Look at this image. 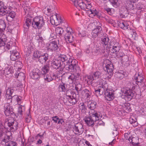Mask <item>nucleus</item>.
Here are the masks:
<instances>
[{
  "label": "nucleus",
  "instance_id": "cd10ccee",
  "mask_svg": "<svg viewBox=\"0 0 146 146\" xmlns=\"http://www.w3.org/2000/svg\"><path fill=\"white\" fill-rule=\"evenodd\" d=\"M60 92H65L67 90V86L65 83L62 82L60 83L58 87Z\"/></svg>",
  "mask_w": 146,
  "mask_h": 146
},
{
  "label": "nucleus",
  "instance_id": "a19ab883",
  "mask_svg": "<svg viewBox=\"0 0 146 146\" xmlns=\"http://www.w3.org/2000/svg\"><path fill=\"white\" fill-rule=\"evenodd\" d=\"M58 58L59 60H61L62 62L67 61L68 59V57L64 54H60Z\"/></svg>",
  "mask_w": 146,
  "mask_h": 146
},
{
  "label": "nucleus",
  "instance_id": "6e6552de",
  "mask_svg": "<svg viewBox=\"0 0 146 146\" xmlns=\"http://www.w3.org/2000/svg\"><path fill=\"white\" fill-rule=\"evenodd\" d=\"M5 123H7L12 131L14 132L17 130L19 127L18 123L14 120L13 118H10L7 119Z\"/></svg>",
  "mask_w": 146,
  "mask_h": 146
},
{
  "label": "nucleus",
  "instance_id": "f257e3e1",
  "mask_svg": "<svg viewBox=\"0 0 146 146\" xmlns=\"http://www.w3.org/2000/svg\"><path fill=\"white\" fill-rule=\"evenodd\" d=\"M25 23L24 24L25 28L28 29L32 24V27L35 29H40L44 24V22L42 17H35L33 19L30 16L25 18Z\"/></svg>",
  "mask_w": 146,
  "mask_h": 146
},
{
  "label": "nucleus",
  "instance_id": "c756f323",
  "mask_svg": "<svg viewBox=\"0 0 146 146\" xmlns=\"http://www.w3.org/2000/svg\"><path fill=\"white\" fill-rule=\"evenodd\" d=\"M77 5H74L76 7H79L82 9L83 10L86 9V3L84 2L82 0H79L77 2Z\"/></svg>",
  "mask_w": 146,
  "mask_h": 146
},
{
  "label": "nucleus",
  "instance_id": "774afa93",
  "mask_svg": "<svg viewBox=\"0 0 146 146\" xmlns=\"http://www.w3.org/2000/svg\"><path fill=\"white\" fill-rule=\"evenodd\" d=\"M117 56L119 57H122L123 56H124V54L123 52H119V54H118V53L117 54H115Z\"/></svg>",
  "mask_w": 146,
  "mask_h": 146
},
{
  "label": "nucleus",
  "instance_id": "8fccbe9b",
  "mask_svg": "<svg viewBox=\"0 0 146 146\" xmlns=\"http://www.w3.org/2000/svg\"><path fill=\"white\" fill-rule=\"evenodd\" d=\"M25 107L24 106L20 105L18 108V113L19 114L22 115L23 114V110H25Z\"/></svg>",
  "mask_w": 146,
  "mask_h": 146
},
{
  "label": "nucleus",
  "instance_id": "39448f33",
  "mask_svg": "<svg viewBox=\"0 0 146 146\" xmlns=\"http://www.w3.org/2000/svg\"><path fill=\"white\" fill-rule=\"evenodd\" d=\"M14 92V90L11 88H8L7 89L5 95L6 98L8 100L16 98V101L19 105H20L21 103V96H18L17 95H13Z\"/></svg>",
  "mask_w": 146,
  "mask_h": 146
},
{
  "label": "nucleus",
  "instance_id": "c85d7f7f",
  "mask_svg": "<svg viewBox=\"0 0 146 146\" xmlns=\"http://www.w3.org/2000/svg\"><path fill=\"white\" fill-rule=\"evenodd\" d=\"M118 25L119 27L124 30L127 29L129 26V25L126 22L123 21H120Z\"/></svg>",
  "mask_w": 146,
  "mask_h": 146
},
{
  "label": "nucleus",
  "instance_id": "72a5a7b5",
  "mask_svg": "<svg viewBox=\"0 0 146 146\" xmlns=\"http://www.w3.org/2000/svg\"><path fill=\"white\" fill-rule=\"evenodd\" d=\"M125 72L123 70H120L115 73L116 77L121 80L125 76Z\"/></svg>",
  "mask_w": 146,
  "mask_h": 146
},
{
  "label": "nucleus",
  "instance_id": "338daca9",
  "mask_svg": "<svg viewBox=\"0 0 146 146\" xmlns=\"http://www.w3.org/2000/svg\"><path fill=\"white\" fill-rule=\"evenodd\" d=\"M58 119L59 118L57 116H55L52 117V120H53L55 123H56L58 122Z\"/></svg>",
  "mask_w": 146,
  "mask_h": 146
},
{
  "label": "nucleus",
  "instance_id": "69168bd1",
  "mask_svg": "<svg viewBox=\"0 0 146 146\" xmlns=\"http://www.w3.org/2000/svg\"><path fill=\"white\" fill-rule=\"evenodd\" d=\"M78 35L80 36L84 37L86 35V33L85 31H83L81 32H79Z\"/></svg>",
  "mask_w": 146,
  "mask_h": 146
},
{
  "label": "nucleus",
  "instance_id": "58836bf2",
  "mask_svg": "<svg viewBox=\"0 0 146 146\" xmlns=\"http://www.w3.org/2000/svg\"><path fill=\"white\" fill-rule=\"evenodd\" d=\"M79 107L82 112L84 113L86 112L87 108L84 103H80V104Z\"/></svg>",
  "mask_w": 146,
  "mask_h": 146
},
{
  "label": "nucleus",
  "instance_id": "49530a36",
  "mask_svg": "<svg viewBox=\"0 0 146 146\" xmlns=\"http://www.w3.org/2000/svg\"><path fill=\"white\" fill-rule=\"evenodd\" d=\"M104 18L106 21L108 23L111 24H113L114 23V21L110 17L106 16L104 17Z\"/></svg>",
  "mask_w": 146,
  "mask_h": 146
},
{
  "label": "nucleus",
  "instance_id": "ddd939ff",
  "mask_svg": "<svg viewBox=\"0 0 146 146\" xmlns=\"http://www.w3.org/2000/svg\"><path fill=\"white\" fill-rule=\"evenodd\" d=\"M59 77L57 74L56 75L54 73L50 72L49 73L45 74L44 76V78L45 82H48L52 81L53 80H56Z\"/></svg>",
  "mask_w": 146,
  "mask_h": 146
},
{
  "label": "nucleus",
  "instance_id": "e2e57ef3",
  "mask_svg": "<svg viewBox=\"0 0 146 146\" xmlns=\"http://www.w3.org/2000/svg\"><path fill=\"white\" fill-rule=\"evenodd\" d=\"M75 77L74 74H71L70 75L68 78V79L69 80H70L72 82L75 81Z\"/></svg>",
  "mask_w": 146,
  "mask_h": 146
},
{
  "label": "nucleus",
  "instance_id": "4468645a",
  "mask_svg": "<svg viewBox=\"0 0 146 146\" xmlns=\"http://www.w3.org/2000/svg\"><path fill=\"white\" fill-rule=\"evenodd\" d=\"M1 35L2 34H1L0 35V49L2 47H3L5 50H8L10 49V42L7 43L5 45V37H5V35L2 34V36H1Z\"/></svg>",
  "mask_w": 146,
  "mask_h": 146
},
{
  "label": "nucleus",
  "instance_id": "5701e85b",
  "mask_svg": "<svg viewBox=\"0 0 146 146\" xmlns=\"http://www.w3.org/2000/svg\"><path fill=\"white\" fill-rule=\"evenodd\" d=\"M105 68H106L105 69V70L107 71L108 74L110 76H111L112 75V72L113 66V64H111L110 62H109L108 64H107L106 65ZM104 69H105L104 68Z\"/></svg>",
  "mask_w": 146,
  "mask_h": 146
},
{
  "label": "nucleus",
  "instance_id": "c03bdc74",
  "mask_svg": "<svg viewBox=\"0 0 146 146\" xmlns=\"http://www.w3.org/2000/svg\"><path fill=\"white\" fill-rule=\"evenodd\" d=\"M55 31L56 34L59 35L60 36L61 35L63 32V30L61 27H57Z\"/></svg>",
  "mask_w": 146,
  "mask_h": 146
},
{
  "label": "nucleus",
  "instance_id": "5fc2aeb1",
  "mask_svg": "<svg viewBox=\"0 0 146 146\" xmlns=\"http://www.w3.org/2000/svg\"><path fill=\"white\" fill-rule=\"evenodd\" d=\"M101 75V73L99 71H96L93 75L95 79L98 78Z\"/></svg>",
  "mask_w": 146,
  "mask_h": 146
},
{
  "label": "nucleus",
  "instance_id": "4c0bfd02",
  "mask_svg": "<svg viewBox=\"0 0 146 146\" xmlns=\"http://www.w3.org/2000/svg\"><path fill=\"white\" fill-rule=\"evenodd\" d=\"M3 73L5 75H8L11 74L13 72V69L12 68H6L3 71Z\"/></svg>",
  "mask_w": 146,
  "mask_h": 146
},
{
  "label": "nucleus",
  "instance_id": "13d9d810",
  "mask_svg": "<svg viewBox=\"0 0 146 146\" xmlns=\"http://www.w3.org/2000/svg\"><path fill=\"white\" fill-rule=\"evenodd\" d=\"M87 78L88 79V81H91L92 82V81L95 80V78L94 77V76L93 75H89L87 76ZM88 81H87L88 82Z\"/></svg>",
  "mask_w": 146,
  "mask_h": 146
},
{
  "label": "nucleus",
  "instance_id": "c9c22d12",
  "mask_svg": "<svg viewBox=\"0 0 146 146\" xmlns=\"http://www.w3.org/2000/svg\"><path fill=\"white\" fill-rule=\"evenodd\" d=\"M6 25L5 22L3 20L0 19V34H2L6 28Z\"/></svg>",
  "mask_w": 146,
  "mask_h": 146
},
{
  "label": "nucleus",
  "instance_id": "4be33fe9",
  "mask_svg": "<svg viewBox=\"0 0 146 146\" xmlns=\"http://www.w3.org/2000/svg\"><path fill=\"white\" fill-rule=\"evenodd\" d=\"M87 104L88 108L90 110L89 111H94L96 108V103L94 101L91 100L87 102Z\"/></svg>",
  "mask_w": 146,
  "mask_h": 146
},
{
  "label": "nucleus",
  "instance_id": "b1692460",
  "mask_svg": "<svg viewBox=\"0 0 146 146\" xmlns=\"http://www.w3.org/2000/svg\"><path fill=\"white\" fill-rule=\"evenodd\" d=\"M133 81H135L137 85H138V84L143 82V78L142 75L136 74L133 78Z\"/></svg>",
  "mask_w": 146,
  "mask_h": 146
},
{
  "label": "nucleus",
  "instance_id": "2eb2a0df",
  "mask_svg": "<svg viewBox=\"0 0 146 146\" xmlns=\"http://www.w3.org/2000/svg\"><path fill=\"white\" fill-rule=\"evenodd\" d=\"M89 115L96 122L100 119L102 117V115L99 112L96 110L88 112Z\"/></svg>",
  "mask_w": 146,
  "mask_h": 146
},
{
  "label": "nucleus",
  "instance_id": "f03ea898",
  "mask_svg": "<svg viewBox=\"0 0 146 146\" xmlns=\"http://www.w3.org/2000/svg\"><path fill=\"white\" fill-rule=\"evenodd\" d=\"M101 85L97 90H95L96 94L102 95L104 92L105 99L108 101H110L114 98V94L111 91L108 89V85L105 81L103 80L99 84Z\"/></svg>",
  "mask_w": 146,
  "mask_h": 146
},
{
  "label": "nucleus",
  "instance_id": "ea45409f",
  "mask_svg": "<svg viewBox=\"0 0 146 146\" xmlns=\"http://www.w3.org/2000/svg\"><path fill=\"white\" fill-rule=\"evenodd\" d=\"M137 140V139L136 138L132 137L131 139H129V142L134 145H138Z\"/></svg>",
  "mask_w": 146,
  "mask_h": 146
},
{
  "label": "nucleus",
  "instance_id": "bf43d9fd",
  "mask_svg": "<svg viewBox=\"0 0 146 146\" xmlns=\"http://www.w3.org/2000/svg\"><path fill=\"white\" fill-rule=\"evenodd\" d=\"M82 88V85L79 84L76 85L75 89L77 91V92H78V91L81 89Z\"/></svg>",
  "mask_w": 146,
  "mask_h": 146
},
{
  "label": "nucleus",
  "instance_id": "79ce46f5",
  "mask_svg": "<svg viewBox=\"0 0 146 146\" xmlns=\"http://www.w3.org/2000/svg\"><path fill=\"white\" fill-rule=\"evenodd\" d=\"M130 122L134 127L136 126L137 125V119L134 117H131L129 121Z\"/></svg>",
  "mask_w": 146,
  "mask_h": 146
},
{
  "label": "nucleus",
  "instance_id": "f704fd0d",
  "mask_svg": "<svg viewBox=\"0 0 146 146\" xmlns=\"http://www.w3.org/2000/svg\"><path fill=\"white\" fill-rule=\"evenodd\" d=\"M83 94L87 99L90 98L91 97L92 92L87 89H85L83 91Z\"/></svg>",
  "mask_w": 146,
  "mask_h": 146
},
{
  "label": "nucleus",
  "instance_id": "09e8293b",
  "mask_svg": "<svg viewBox=\"0 0 146 146\" xmlns=\"http://www.w3.org/2000/svg\"><path fill=\"white\" fill-rule=\"evenodd\" d=\"M66 91V96L68 97V100L70 98L71 99V97L72 96L73 92L70 90H68V89Z\"/></svg>",
  "mask_w": 146,
  "mask_h": 146
},
{
  "label": "nucleus",
  "instance_id": "9b49d317",
  "mask_svg": "<svg viewBox=\"0 0 146 146\" xmlns=\"http://www.w3.org/2000/svg\"><path fill=\"white\" fill-rule=\"evenodd\" d=\"M102 29L100 26H97L93 29L92 32V37L95 38L97 37H101L102 35Z\"/></svg>",
  "mask_w": 146,
  "mask_h": 146
},
{
  "label": "nucleus",
  "instance_id": "7c9ffc66",
  "mask_svg": "<svg viewBox=\"0 0 146 146\" xmlns=\"http://www.w3.org/2000/svg\"><path fill=\"white\" fill-rule=\"evenodd\" d=\"M11 55L10 56L11 60L12 61H15L17 60L19 58V53L18 52H15V53H10Z\"/></svg>",
  "mask_w": 146,
  "mask_h": 146
},
{
  "label": "nucleus",
  "instance_id": "a211bd4d",
  "mask_svg": "<svg viewBox=\"0 0 146 146\" xmlns=\"http://www.w3.org/2000/svg\"><path fill=\"white\" fill-rule=\"evenodd\" d=\"M47 49L51 51L56 50L58 48V45L57 42L55 40L52 41L48 44L47 46Z\"/></svg>",
  "mask_w": 146,
  "mask_h": 146
},
{
  "label": "nucleus",
  "instance_id": "de8ad7c7",
  "mask_svg": "<svg viewBox=\"0 0 146 146\" xmlns=\"http://www.w3.org/2000/svg\"><path fill=\"white\" fill-rule=\"evenodd\" d=\"M17 72L18 76L17 78L21 80H24L25 77V74L22 72L19 73L18 72Z\"/></svg>",
  "mask_w": 146,
  "mask_h": 146
},
{
  "label": "nucleus",
  "instance_id": "6ab92c4d",
  "mask_svg": "<svg viewBox=\"0 0 146 146\" xmlns=\"http://www.w3.org/2000/svg\"><path fill=\"white\" fill-rule=\"evenodd\" d=\"M79 97L78 92L76 93L74 92L72 94L71 99H68L69 102L73 105L76 104L78 101Z\"/></svg>",
  "mask_w": 146,
  "mask_h": 146
},
{
  "label": "nucleus",
  "instance_id": "a18cd8bd",
  "mask_svg": "<svg viewBox=\"0 0 146 146\" xmlns=\"http://www.w3.org/2000/svg\"><path fill=\"white\" fill-rule=\"evenodd\" d=\"M86 9H84V10L87 11L88 12H89L90 11H91V10L92 9V6L91 5V3H87L86 5Z\"/></svg>",
  "mask_w": 146,
  "mask_h": 146
},
{
  "label": "nucleus",
  "instance_id": "7ed1b4c3",
  "mask_svg": "<svg viewBox=\"0 0 146 146\" xmlns=\"http://www.w3.org/2000/svg\"><path fill=\"white\" fill-rule=\"evenodd\" d=\"M68 61V64L65 65L64 68L66 70L74 73L80 71V68L78 66L77 60L71 59Z\"/></svg>",
  "mask_w": 146,
  "mask_h": 146
},
{
  "label": "nucleus",
  "instance_id": "dca6fc26",
  "mask_svg": "<svg viewBox=\"0 0 146 146\" xmlns=\"http://www.w3.org/2000/svg\"><path fill=\"white\" fill-rule=\"evenodd\" d=\"M9 7H7L4 5V3L0 1V16H3L6 15Z\"/></svg>",
  "mask_w": 146,
  "mask_h": 146
},
{
  "label": "nucleus",
  "instance_id": "aec40b11",
  "mask_svg": "<svg viewBox=\"0 0 146 146\" xmlns=\"http://www.w3.org/2000/svg\"><path fill=\"white\" fill-rule=\"evenodd\" d=\"M11 8H12V7H9L8 9V12H7L6 15V19L8 21L10 20V18L12 20H13L16 16L15 12L11 11Z\"/></svg>",
  "mask_w": 146,
  "mask_h": 146
},
{
  "label": "nucleus",
  "instance_id": "1a4fd4ad",
  "mask_svg": "<svg viewBox=\"0 0 146 146\" xmlns=\"http://www.w3.org/2000/svg\"><path fill=\"white\" fill-rule=\"evenodd\" d=\"M84 130L83 126L81 123L74 125L72 127V131L74 133L78 135L82 134Z\"/></svg>",
  "mask_w": 146,
  "mask_h": 146
},
{
  "label": "nucleus",
  "instance_id": "0e129e2a",
  "mask_svg": "<svg viewBox=\"0 0 146 146\" xmlns=\"http://www.w3.org/2000/svg\"><path fill=\"white\" fill-rule=\"evenodd\" d=\"M11 48V50L10 51V53H15V52H17L16 50L17 47L15 46H10V48Z\"/></svg>",
  "mask_w": 146,
  "mask_h": 146
},
{
  "label": "nucleus",
  "instance_id": "4d7b16f0",
  "mask_svg": "<svg viewBox=\"0 0 146 146\" xmlns=\"http://www.w3.org/2000/svg\"><path fill=\"white\" fill-rule=\"evenodd\" d=\"M56 23H57V21H58V23H61L62 22V18L59 15H56Z\"/></svg>",
  "mask_w": 146,
  "mask_h": 146
},
{
  "label": "nucleus",
  "instance_id": "f3484780",
  "mask_svg": "<svg viewBox=\"0 0 146 146\" xmlns=\"http://www.w3.org/2000/svg\"><path fill=\"white\" fill-rule=\"evenodd\" d=\"M41 72L40 70L38 69H33L31 72L30 75L31 78L35 80L39 79L40 77Z\"/></svg>",
  "mask_w": 146,
  "mask_h": 146
},
{
  "label": "nucleus",
  "instance_id": "412c9836",
  "mask_svg": "<svg viewBox=\"0 0 146 146\" xmlns=\"http://www.w3.org/2000/svg\"><path fill=\"white\" fill-rule=\"evenodd\" d=\"M9 139L10 137L6 135L2 140V141L6 143L5 144V146H17V143L15 141H9Z\"/></svg>",
  "mask_w": 146,
  "mask_h": 146
},
{
  "label": "nucleus",
  "instance_id": "473e14b6",
  "mask_svg": "<svg viewBox=\"0 0 146 146\" xmlns=\"http://www.w3.org/2000/svg\"><path fill=\"white\" fill-rule=\"evenodd\" d=\"M128 3L126 5V8L127 11L130 12V11H132L134 9V7L133 6L134 3L127 1Z\"/></svg>",
  "mask_w": 146,
  "mask_h": 146
},
{
  "label": "nucleus",
  "instance_id": "6e6d98bb",
  "mask_svg": "<svg viewBox=\"0 0 146 146\" xmlns=\"http://www.w3.org/2000/svg\"><path fill=\"white\" fill-rule=\"evenodd\" d=\"M100 48L99 47H97V46H94L92 49V52H93L95 53L96 54H97L100 52Z\"/></svg>",
  "mask_w": 146,
  "mask_h": 146
},
{
  "label": "nucleus",
  "instance_id": "20e7f679",
  "mask_svg": "<svg viewBox=\"0 0 146 146\" xmlns=\"http://www.w3.org/2000/svg\"><path fill=\"white\" fill-rule=\"evenodd\" d=\"M135 88L134 86H133L131 89L128 87H124L122 88L121 92L124 95V96H121L122 98L125 99L126 101L131 100L134 96L135 93L133 92V90Z\"/></svg>",
  "mask_w": 146,
  "mask_h": 146
},
{
  "label": "nucleus",
  "instance_id": "2f4dec72",
  "mask_svg": "<svg viewBox=\"0 0 146 146\" xmlns=\"http://www.w3.org/2000/svg\"><path fill=\"white\" fill-rule=\"evenodd\" d=\"M49 70V66L48 65H44L41 68V73L43 75L47 74Z\"/></svg>",
  "mask_w": 146,
  "mask_h": 146
},
{
  "label": "nucleus",
  "instance_id": "052dcab7",
  "mask_svg": "<svg viewBox=\"0 0 146 146\" xmlns=\"http://www.w3.org/2000/svg\"><path fill=\"white\" fill-rule=\"evenodd\" d=\"M28 117L26 118V121L27 122H29L31 120V116L30 115V110H29V114H27Z\"/></svg>",
  "mask_w": 146,
  "mask_h": 146
},
{
  "label": "nucleus",
  "instance_id": "e433bc0d",
  "mask_svg": "<svg viewBox=\"0 0 146 146\" xmlns=\"http://www.w3.org/2000/svg\"><path fill=\"white\" fill-rule=\"evenodd\" d=\"M89 12H88V14H90V17H93L95 16L96 15L98 16V13L96 10L93 8L91 11H90Z\"/></svg>",
  "mask_w": 146,
  "mask_h": 146
},
{
  "label": "nucleus",
  "instance_id": "3c124183",
  "mask_svg": "<svg viewBox=\"0 0 146 146\" xmlns=\"http://www.w3.org/2000/svg\"><path fill=\"white\" fill-rule=\"evenodd\" d=\"M80 71L78 72H76L74 73V74L75 75V82L76 81L79 80L80 78Z\"/></svg>",
  "mask_w": 146,
  "mask_h": 146
},
{
  "label": "nucleus",
  "instance_id": "393cba45",
  "mask_svg": "<svg viewBox=\"0 0 146 146\" xmlns=\"http://www.w3.org/2000/svg\"><path fill=\"white\" fill-rule=\"evenodd\" d=\"M84 120L86 124L89 126L92 127L94 124V122H95L94 119L91 117L90 115L85 117Z\"/></svg>",
  "mask_w": 146,
  "mask_h": 146
},
{
  "label": "nucleus",
  "instance_id": "a878e982",
  "mask_svg": "<svg viewBox=\"0 0 146 146\" xmlns=\"http://www.w3.org/2000/svg\"><path fill=\"white\" fill-rule=\"evenodd\" d=\"M109 38L106 36H104L101 38V43L104 48H106L108 50V47Z\"/></svg>",
  "mask_w": 146,
  "mask_h": 146
},
{
  "label": "nucleus",
  "instance_id": "423d86ee",
  "mask_svg": "<svg viewBox=\"0 0 146 146\" xmlns=\"http://www.w3.org/2000/svg\"><path fill=\"white\" fill-rule=\"evenodd\" d=\"M64 35V38L67 42L72 43L75 40V35L71 29L68 28Z\"/></svg>",
  "mask_w": 146,
  "mask_h": 146
},
{
  "label": "nucleus",
  "instance_id": "bb28decb",
  "mask_svg": "<svg viewBox=\"0 0 146 146\" xmlns=\"http://www.w3.org/2000/svg\"><path fill=\"white\" fill-rule=\"evenodd\" d=\"M49 57L48 54L47 53H45L43 55L39 56L38 60L40 63L43 64L48 59Z\"/></svg>",
  "mask_w": 146,
  "mask_h": 146
},
{
  "label": "nucleus",
  "instance_id": "603ef678",
  "mask_svg": "<svg viewBox=\"0 0 146 146\" xmlns=\"http://www.w3.org/2000/svg\"><path fill=\"white\" fill-rule=\"evenodd\" d=\"M105 10L106 11L108 14L110 15H111L113 13V11H112V10L113 9H111L108 8H105Z\"/></svg>",
  "mask_w": 146,
  "mask_h": 146
},
{
  "label": "nucleus",
  "instance_id": "f8f14e48",
  "mask_svg": "<svg viewBox=\"0 0 146 146\" xmlns=\"http://www.w3.org/2000/svg\"><path fill=\"white\" fill-rule=\"evenodd\" d=\"M111 46L108 47L109 50L111 53L117 54L120 49L119 44L117 42H113Z\"/></svg>",
  "mask_w": 146,
  "mask_h": 146
},
{
  "label": "nucleus",
  "instance_id": "680f3d73",
  "mask_svg": "<svg viewBox=\"0 0 146 146\" xmlns=\"http://www.w3.org/2000/svg\"><path fill=\"white\" fill-rule=\"evenodd\" d=\"M124 137L125 139L128 140L129 141V139L131 138L132 136L130 134H128V133H125L124 134Z\"/></svg>",
  "mask_w": 146,
  "mask_h": 146
},
{
  "label": "nucleus",
  "instance_id": "0eeeda50",
  "mask_svg": "<svg viewBox=\"0 0 146 146\" xmlns=\"http://www.w3.org/2000/svg\"><path fill=\"white\" fill-rule=\"evenodd\" d=\"M51 66L52 68L56 69H59L61 71H62L65 67V65L64 64H61L60 61L58 59H54L51 61Z\"/></svg>",
  "mask_w": 146,
  "mask_h": 146
},
{
  "label": "nucleus",
  "instance_id": "864d4df0",
  "mask_svg": "<svg viewBox=\"0 0 146 146\" xmlns=\"http://www.w3.org/2000/svg\"><path fill=\"white\" fill-rule=\"evenodd\" d=\"M39 52L38 51H35L33 54V58L35 59V58H38L40 54Z\"/></svg>",
  "mask_w": 146,
  "mask_h": 146
},
{
  "label": "nucleus",
  "instance_id": "9d476101",
  "mask_svg": "<svg viewBox=\"0 0 146 146\" xmlns=\"http://www.w3.org/2000/svg\"><path fill=\"white\" fill-rule=\"evenodd\" d=\"M4 113L7 116H13L14 115L13 109L9 103H6L4 106Z\"/></svg>",
  "mask_w": 146,
  "mask_h": 146
},
{
  "label": "nucleus",
  "instance_id": "37998d69",
  "mask_svg": "<svg viewBox=\"0 0 146 146\" xmlns=\"http://www.w3.org/2000/svg\"><path fill=\"white\" fill-rule=\"evenodd\" d=\"M109 1L112 5L115 7L118 6L119 5L118 0H109Z\"/></svg>",
  "mask_w": 146,
  "mask_h": 146
}]
</instances>
